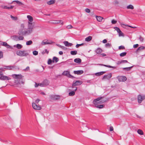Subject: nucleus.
I'll list each match as a JSON object with an SVG mask.
<instances>
[{"instance_id":"1","label":"nucleus","mask_w":145,"mask_h":145,"mask_svg":"<svg viewBox=\"0 0 145 145\" xmlns=\"http://www.w3.org/2000/svg\"><path fill=\"white\" fill-rule=\"evenodd\" d=\"M104 97H99L93 100V103L96 107L98 105L103 103L107 101L106 100H101Z\"/></svg>"},{"instance_id":"2","label":"nucleus","mask_w":145,"mask_h":145,"mask_svg":"<svg viewBox=\"0 0 145 145\" xmlns=\"http://www.w3.org/2000/svg\"><path fill=\"white\" fill-rule=\"evenodd\" d=\"M16 54L20 56H26L29 55V53L26 51L24 50L17 51Z\"/></svg>"},{"instance_id":"3","label":"nucleus","mask_w":145,"mask_h":145,"mask_svg":"<svg viewBox=\"0 0 145 145\" xmlns=\"http://www.w3.org/2000/svg\"><path fill=\"white\" fill-rule=\"evenodd\" d=\"M12 37L14 40L16 41L23 40L24 39V37L22 36L13 35L12 36Z\"/></svg>"},{"instance_id":"4","label":"nucleus","mask_w":145,"mask_h":145,"mask_svg":"<svg viewBox=\"0 0 145 145\" xmlns=\"http://www.w3.org/2000/svg\"><path fill=\"white\" fill-rule=\"evenodd\" d=\"M138 103H141L142 101L145 99V95L140 94L137 96Z\"/></svg>"},{"instance_id":"5","label":"nucleus","mask_w":145,"mask_h":145,"mask_svg":"<svg viewBox=\"0 0 145 145\" xmlns=\"http://www.w3.org/2000/svg\"><path fill=\"white\" fill-rule=\"evenodd\" d=\"M62 74L67 76L68 77L73 78H75V77L71 75L70 74V72L68 71H64L63 73Z\"/></svg>"},{"instance_id":"6","label":"nucleus","mask_w":145,"mask_h":145,"mask_svg":"<svg viewBox=\"0 0 145 145\" xmlns=\"http://www.w3.org/2000/svg\"><path fill=\"white\" fill-rule=\"evenodd\" d=\"M117 78L120 82H125L127 79L126 77L124 76H119L117 77Z\"/></svg>"},{"instance_id":"7","label":"nucleus","mask_w":145,"mask_h":145,"mask_svg":"<svg viewBox=\"0 0 145 145\" xmlns=\"http://www.w3.org/2000/svg\"><path fill=\"white\" fill-rule=\"evenodd\" d=\"M82 83V81L79 80H77L75 82L74 81L72 84V88H73V86L80 85Z\"/></svg>"},{"instance_id":"8","label":"nucleus","mask_w":145,"mask_h":145,"mask_svg":"<svg viewBox=\"0 0 145 145\" xmlns=\"http://www.w3.org/2000/svg\"><path fill=\"white\" fill-rule=\"evenodd\" d=\"M50 97L52 100H57L60 99V97L58 95H51L50 96Z\"/></svg>"},{"instance_id":"9","label":"nucleus","mask_w":145,"mask_h":145,"mask_svg":"<svg viewBox=\"0 0 145 145\" xmlns=\"http://www.w3.org/2000/svg\"><path fill=\"white\" fill-rule=\"evenodd\" d=\"M32 105L33 108L35 110H39L41 109V107L40 106L37 105L35 103H33Z\"/></svg>"},{"instance_id":"10","label":"nucleus","mask_w":145,"mask_h":145,"mask_svg":"<svg viewBox=\"0 0 145 145\" xmlns=\"http://www.w3.org/2000/svg\"><path fill=\"white\" fill-rule=\"evenodd\" d=\"M12 76L14 78L16 79H21L23 77V76H22L21 74H12Z\"/></svg>"},{"instance_id":"11","label":"nucleus","mask_w":145,"mask_h":145,"mask_svg":"<svg viewBox=\"0 0 145 145\" xmlns=\"http://www.w3.org/2000/svg\"><path fill=\"white\" fill-rule=\"evenodd\" d=\"M51 23L53 24H57L60 23V24L62 25L63 24V22L61 20H54L53 22H51Z\"/></svg>"},{"instance_id":"12","label":"nucleus","mask_w":145,"mask_h":145,"mask_svg":"<svg viewBox=\"0 0 145 145\" xmlns=\"http://www.w3.org/2000/svg\"><path fill=\"white\" fill-rule=\"evenodd\" d=\"M14 83V84L11 85V86L14 87H18V85L20 84V81L18 80H15Z\"/></svg>"},{"instance_id":"13","label":"nucleus","mask_w":145,"mask_h":145,"mask_svg":"<svg viewBox=\"0 0 145 145\" xmlns=\"http://www.w3.org/2000/svg\"><path fill=\"white\" fill-rule=\"evenodd\" d=\"M11 78L10 77L6 76L3 75L0 76V79L2 80H9Z\"/></svg>"},{"instance_id":"14","label":"nucleus","mask_w":145,"mask_h":145,"mask_svg":"<svg viewBox=\"0 0 145 145\" xmlns=\"http://www.w3.org/2000/svg\"><path fill=\"white\" fill-rule=\"evenodd\" d=\"M112 76V75L111 73H110L108 75L105 74L104 75L102 79L103 80L105 79H109Z\"/></svg>"},{"instance_id":"15","label":"nucleus","mask_w":145,"mask_h":145,"mask_svg":"<svg viewBox=\"0 0 145 145\" xmlns=\"http://www.w3.org/2000/svg\"><path fill=\"white\" fill-rule=\"evenodd\" d=\"M32 28H29L28 30L25 31V35H29L31 33L32 31Z\"/></svg>"},{"instance_id":"16","label":"nucleus","mask_w":145,"mask_h":145,"mask_svg":"<svg viewBox=\"0 0 145 145\" xmlns=\"http://www.w3.org/2000/svg\"><path fill=\"white\" fill-rule=\"evenodd\" d=\"M75 89L73 91H72L70 92L69 93V95L71 96H74L75 94V91H76L77 90V87H75Z\"/></svg>"},{"instance_id":"17","label":"nucleus","mask_w":145,"mask_h":145,"mask_svg":"<svg viewBox=\"0 0 145 145\" xmlns=\"http://www.w3.org/2000/svg\"><path fill=\"white\" fill-rule=\"evenodd\" d=\"M42 82L44 86L48 85L49 84V81L46 79L44 80Z\"/></svg>"},{"instance_id":"18","label":"nucleus","mask_w":145,"mask_h":145,"mask_svg":"<svg viewBox=\"0 0 145 145\" xmlns=\"http://www.w3.org/2000/svg\"><path fill=\"white\" fill-rule=\"evenodd\" d=\"M74 73L76 74H81L83 73L84 71L82 70H78L74 71Z\"/></svg>"},{"instance_id":"19","label":"nucleus","mask_w":145,"mask_h":145,"mask_svg":"<svg viewBox=\"0 0 145 145\" xmlns=\"http://www.w3.org/2000/svg\"><path fill=\"white\" fill-rule=\"evenodd\" d=\"M63 43L67 47L71 46L72 45V43H69L67 41H64L63 42Z\"/></svg>"},{"instance_id":"20","label":"nucleus","mask_w":145,"mask_h":145,"mask_svg":"<svg viewBox=\"0 0 145 145\" xmlns=\"http://www.w3.org/2000/svg\"><path fill=\"white\" fill-rule=\"evenodd\" d=\"M23 29H20L19 30L18 32V34L19 35H25L24 33L25 31H23Z\"/></svg>"},{"instance_id":"21","label":"nucleus","mask_w":145,"mask_h":145,"mask_svg":"<svg viewBox=\"0 0 145 145\" xmlns=\"http://www.w3.org/2000/svg\"><path fill=\"white\" fill-rule=\"evenodd\" d=\"M1 44L3 46L6 47L7 48L10 47V46L8 45L7 43L5 42H3L1 43Z\"/></svg>"},{"instance_id":"22","label":"nucleus","mask_w":145,"mask_h":145,"mask_svg":"<svg viewBox=\"0 0 145 145\" xmlns=\"http://www.w3.org/2000/svg\"><path fill=\"white\" fill-rule=\"evenodd\" d=\"M74 62L75 63H80L81 62V60L79 58L75 59L74 60Z\"/></svg>"},{"instance_id":"23","label":"nucleus","mask_w":145,"mask_h":145,"mask_svg":"<svg viewBox=\"0 0 145 145\" xmlns=\"http://www.w3.org/2000/svg\"><path fill=\"white\" fill-rule=\"evenodd\" d=\"M55 2V0H50L47 2V4L48 5H51L54 4Z\"/></svg>"},{"instance_id":"24","label":"nucleus","mask_w":145,"mask_h":145,"mask_svg":"<svg viewBox=\"0 0 145 145\" xmlns=\"http://www.w3.org/2000/svg\"><path fill=\"white\" fill-rule=\"evenodd\" d=\"M96 18L97 21L99 22H101L103 18V17L101 16H96Z\"/></svg>"},{"instance_id":"25","label":"nucleus","mask_w":145,"mask_h":145,"mask_svg":"<svg viewBox=\"0 0 145 145\" xmlns=\"http://www.w3.org/2000/svg\"><path fill=\"white\" fill-rule=\"evenodd\" d=\"M6 67L7 70H12L15 67V66H6Z\"/></svg>"},{"instance_id":"26","label":"nucleus","mask_w":145,"mask_h":145,"mask_svg":"<svg viewBox=\"0 0 145 145\" xmlns=\"http://www.w3.org/2000/svg\"><path fill=\"white\" fill-rule=\"evenodd\" d=\"M98 65H101V66H103L106 67H109L110 68H115L116 67H113L112 66L110 65H103V64H99Z\"/></svg>"},{"instance_id":"27","label":"nucleus","mask_w":145,"mask_h":145,"mask_svg":"<svg viewBox=\"0 0 145 145\" xmlns=\"http://www.w3.org/2000/svg\"><path fill=\"white\" fill-rule=\"evenodd\" d=\"M59 61V59L58 58L56 57H53L52 59V62L54 63L55 62L56 63L57 62Z\"/></svg>"},{"instance_id":"28","label":"nucleus","mask_w":145,"mask_h":145,"mask_svg":"<svg viewBox=\"0 0 145 145\" xmlns=\"http://www.w3.org/2000/svg\"><path fill=\"white\" fill-rule=\"evenodd\" d=\"M14 7V6L10 5L9 7H7L6 6H4L3 7V8L4 9H12Z\"/></svg>"},{"instance_id":"29","label":"nucleus","mask_w":145,"mask_h":145,"mask_svg":"<svg viewBox=\"0 0 145 145\" xmlns=\"http://www.w3.org/2000/svg\"><path fill=\"white\" fill-rule=\"evenodd\" d=\"M102 51V50L100 48H98L96 50V52L97 54H100Z\"/></svg>"},{"instance_id":"30","label":"nucleus","mask_w":145,"mask_h":145,"mask_svg":"<svg viewBox=\"0 0 145 145\" xmlns=\"http://www.w3.org/2000/svg\"><path fill=\"white\" fill-rule=\"evenodd\" d=\"M133 67V66L128 67H125L123 68V69L127 71H130L131 69Z\"/></svg>"},{"instance_id":"31","label":"nucleus","mask_w":145,"mask_h":145,"mask_svg":"<svg viewBox=\"0 0 145 145\" xmlns=\"http://www.w3.org/2000/svg\"><path fill=\"white\" fill-rule=\"evenodd\" d=\"M92 37L91 36H89L86 38L85 41L87 42H89L92 40Z\"/></svg>"},{"instance_id":"32","label":"nucleus","mask_w":145,"mask_h":145,"mask_svg":"<svg viewBox=\"0 0 145 145\" xmlns=\"http://www.w3.org/2000/svg\"><path fill=\"white\" fill-rule=\"evenodd\" d=\"M27 18L28 19V20L30 22H32L33 21V18L32 16H31L30 15H28L27 16Z\"/></svg>"},{"instance_id":"33","label":"nucleus","mask_w":145,"mask_h":145,"mask_svg":"<svg viewBox=\"0 0 145 145\" xmlns=\"http://www.w3.org/2000/svg\"><path fill=\"white\" fill-rule=\"evenodd\" d=\"M105 73V71H102L100 72H97L96 73V74L97 76H100L101 75L103 74L104 73Z\"/></svg>"},{"instance_id":"34","label":"nucleus","mask_w":145,"mask_h":145,"mask_svg":"<svg viewBox=\"0 0 145 145\" xmlns=\"http://www.w3.org/2000/svg\"><path fill=\"white\" fill-rule=\"evenodd\" d=\"M117 33H118L119 36V37L124 36L123 33L120 30Z\"/></svg>"},{"instance_id":"35","label":"nucleus","mask_w":145,"mask_h":145,"mask_svg":"<svg viewBox=\"0 0 145 145\" xmlns=\"http://www.w3.org/2000/svg\"><path fill=\"white\" fill-rule=\"evenodd\" d=\"M77 53V52L76 50L71 51V54L72 55H75Z\"/></svg>"},{"instance_id":"36","label":"nucleus","mask_w":145,"mask_h":145,"mask_svg":"<svg viewBox=\"0 0 145 145\" xmlns=\"http://www.w3.org/2000/svg\"><path fill=\"white\" fill-rule=\"evenodd\" d=\"M137 133H138L140 135H143L144 134V133L143 131L140 129H139L137 131Z\"/></svg>"},{"instance_id":"37","label":"nucleus","mask_w":145,"mask_h":145,"mask_svg":"<svg viewBox=\"0 0 145 145\" xmlns=\"http://www.w3.org/2000/svg\"><path fill=\"white\" fill-rule=\"evenodd\" d=\"M16 2L18 4L20 5H24V4L21 2L19 1H13V2Z\"/></svg>"},{"instance_id":"38","label":"nucleus","mask_w":145,"mask_h":145,"mask_svg":"<svg viewBox=\"0 0 145 145\" xmlns=\"http://www.w3.org/2000/svg\"><path fill=\"white\" fill-rule=\"evenodd\" d=\"M15 46H16L17 48L18 49H21L22 46L21 44H18L15 46H14L15 47Z\"/></svg>"},{"instance_id":"39","label":"nucleus","mask_w":145,"mask_h":145,"mask_svg":"<svg viewBox=\"0 0 145 145\" xmlns=\"http://www.w3.org/2000/svg\"><path fill=\"white\" fill-rule=\"evenodd\" d=\"M105 46L107 48H110L111 47V43H107L105 44Z\"/></svg>"},{"instance_id":"40","label":"nucleus","mask_w":145,"mask_h":145,"mask_svg":"<svg viewBox=\"0 0 145 145\" xmlns=\"http://www.w3.org/2000/svg\"><path fill=\"white\" fill-rule=\"evenodd\" d=\"M145 48V47L143 46H141L140 47H139L137 49V51H139V50H143Z\"/></svg>"},{"instance_id":"41","label":"nucleus","mask_w":145,"mask_h":145,"mask_svg":"<svg viewBox=\"0 0 145 145\" xmlns=\"http://www.w3.org/2000/svg\"><path fill=\"white\" fill-rule=\"evenodd\" d=\"M127 9H134V7L132 5H130L127 6Z\"/></svg>"},{"instance_id":"42","label":"nucleus","mask_w":145,"mask_h":145,"mask_svg":"<svg viewBox=\"0 0 145 145\" xmlns=\"http://www.w3.org/2000/svg\"><path fill=\"white\" fill-rule=\"evenodd\" d=\"M44 41H45V40H44L43 41H42V43H41L42 44L45 45L46 44H51V43H50L49 42H45ZM47 41H48V40Z\"/></svg>"},{"instance_id":"43","label":"nucleus","mask_w":145,"mask_h":145,"mask_svg":"<svg viewBox=\"0 0 145 145\" xmlns=\"http://www.w3.org/2000/svg\"><path fill=\"white\" fill-rule=\"evenodd\" d=\"M6 66H3V67H1L0 68V70L1 71H5V70H6Z\"/></svg>"},{"instance_id":"44","label":"nucleus","mask_w":145,"mask_h":145,"mask_svg":"<svg viewBox=\"0 0 145 145\" xmlns=\"http://www.w3.org/2000/svg\"><path fill=\"white\" fill-rule=\"evenodd\" d=\"M32 41L31 40L27 41L26 42V44L27 45H31L32 44Z\"/></svg>"},{"instance_id":"45","label":"nucleus","mask_w":145,"mask_h":145,"mask_svg":"<svg viewBox=\"0 0 145 145\" xmlns=\"http://www.w3.org/2000/svg\"><path fill=\"white\" fill-rule=\"evenodd\" d=\"M127 54V53L126 52H123L121 53L120 54V56L121 57H123L125 56Z\"/></svg>"},{"instance_id":"46","label":"nucleus","mask_w":145,"mask_h":145,"mask_svg":"<svg viewBox=\"0 0 145 145\" xmlns=\"http://www.w3.org/2000/svg\"><path fill=\"white\" fill-rule=\"evenodd\" d=\"M104 105H98L97 107H96L97 108H99L100 109L103 108L104 107Z\"/></svg>"},{"instance_id":"47","label":"nucleus","mask_w":145,"mask_h":145,"mask_svg":"<svg viewBox=\"0 0 145 145\" xmlns=\"http://www.w3.org/2000/svg\"><path fill=\"white\" fill-rule=\"evenodd\" d=\"M10 17L12 19L14 20H16L18 19V18L16 17H14L12 16V15L10 16Z\"/></svg>"},{"instance_id":"48","label":"nucleus","mask_w":145,"mask_h":145,"mask_svg":"<svg viewBox=\"0 0 145 145\" xmlns=\"http://www.w3.org/2000/svg\"><path fill=\"white\" fill-rule=\"evenodd\" d=\"M121 25L122 26L123 25H125V26H128L129 27H131V28H136L137 27H133V26H130V25H125L123 24L122 23H121Z\"/></svg>"},{"instance_id":"49","label":"nucleus","mask_w":145,"mask_h":145,"mask_svg":"<svg viewBox=\"0 0 145 145\" xmlns=\"http://www.w3.org/2000/svg\"><path fill=\"white\" fill-rule=\"evenodd\" d=\"M113 28L114 29L117 31V32L120 30V29L119 27H114Z\"/></svg>"},{"instance_id":"50","label":"nucleus","mask_w":145,"mask_h":145,"mask_svg":"<svg viewBox=\"0 0 145 145\" xmlns=\"http://www.w3.org/2000/svg\"><path fill=\"white\" fill-rule=\"evenodd\" d=\"M52 62V60L51 59H49L48 60V65L50 64Z\"/></svg>"},{"instance_id":"51","label":"nucleus","mask_w":145,"mask_h":145,"mask_svg":"<svg viewBox=\"0 0 145 145\" xmlns=\"http://www.w3.org/2000/svg\"><path fill=\"white\" fill-rule=\"evenodd\" d=\"M139 39L140 40V41L141 42H143L144 40L143 38L141 36H140L139 38Z\"/></svg>"},{"instance_id":"52","label":"nucleus","mask_w":145,"mask_h":145,"mask_svg":"<svg viewBox=\"0 0 145 145\" xmlns=\"http://www.w3.org/2000/svg\"><path fill=\"white\" fill-rule=\"evenodd\" d=\"M33 54L35 56H36L38 54V52L37 51H34L33 52Z\"/></svg>"},{"instance_id":"53","label":"nucleus","mask_w":145,"mask_h":145,"mask_svg":"<svg viewBox=\"0 0 145 145\" xmlns=\"http://www.w3.org/2000/svg\"><path fill=\"white\" fill-rule=\"evenodd\" d=\"M119 49L120 50H123L125 49V48L124 46H121L119 47Z\"/></svg>"},{"instance_id":"54","label":"nucleus","mask_w":145,"mask_h":145,"mask_svg":"<svg viewBox=\"0 0 145 145\" xmlns=\"http://www.w3.org/2000/svg\"><path fill=\"white\" fill-rule=\"evenodd\" d=\"M3 57V53L2 52L0 51V59Z\"/></svg>"},{"instance_id":"55","label":"nucleus","mask_w":145,"mask_h":145,"mask_svg":"<svg viewBox=\"0 0 145 145\" xmlns=\"http://www.w3.org/2000/svg\"><path fill=\"white\" fill-rule=\"evenodd\" d=\"M117 22V21L115 20H112L111 23L112 24H116Z\"/></svg>"},{"instance_id":"56","label":"nucleus","mask_w":145,"mask_h":145,"mask_svg":"<svg viewBox=\"0 0 145 145\" xmlns=\"http://www.w3.org/2000/svg\"><path fill=\"white\" fill-rule=\"evenodd\" d=\"M84 44L83 43H82L80 44H77L76 46V48H78L79 46H81L82 45H83Z\"/></svg>"},{"instance_id":"57","label":"nucleus","mask_w":145,"mask_h":145,"mask_svg":"<svg viewBox=\"0 0 145 145\" xmlns=\"http://www.w3.org/2000/svg\"><path fill=\"white\" fill-rule=\"evenodd\" d=\"M67 27L68 29H71L73 27L72 25H68L67 26Z\"/></svg>"},{"instance_id":"58","label":"nucleus","mask_w":145,"mask_h":145,"mask_svg":"<svg viewBox=\"0 0 145 145\" xmlns=\"http://www.w3.org/2000/svg\"><path fill=\"white\" fill-rule=\"evenodd\" d=\"M121 61L122 63H128V61L126 60H122Z\"/></svg>"},{"instance_id":"59","label":"nucleus","mask_w":145,"mask_h":145,"mask_svg":"<svg viewBox=\"0 0 145 145\" xmlns=\"http://www.w3.org/2000/svg\"><path fill=\"white\" fill-rule=\"evenodd\" d=\"M85 11L87 13H89L90 12V10L88 8H86L85 9Z\"/></svg>"},{"instance_id":"60","label":"nucleus","mask_w":145,"mask_h":145,"mask_svg":"<svg viewBox=\"0 0 145 145\" xmlns=\"http://www.w3.org/2000/svg\"><path fill=\"white\" fill-rule=\"evenodd\" d=\"M138 46H139V45L138 44H134V45L133 46V47L134 48H137Z\"/></svg>"},{"instance_id":"61","label":"nucleus","mask_w":145,"mask_h":145,"mask_svg":"<svg viewBox=\"0 0 145 145\" xmlns=\"http://www.w3.org/2000/svg\"><path fill=\"white\" fill-rule=\"evenodd\" d=\"M20 27H21V29H24V24H21V25H20Z\"/></svg>"},{"instance_id":"62","label":"nucleus","mask_w":145,"mask_h":145,"mask_svg":"<svg viewBox=\"0 0 145 145\" xmlns=\"http://www.w3.org/2000/svg\"><path fill=\"white\" fill-rule=\"evenodd\" d=\"M29 70V66L27 67L26 68L24 69V71H27L28 70Z\"/></svg>"},{"instance_id":"63","label":"nucleus","mask_w":145,"mask_h":145,"mask_svg":"<svg viewBox=\"0 0 145 145\" xmlns=\"http://www.w3.org/2000/svg\"><path fill=\"white\" fill-rule=\"evenodd\" d=\"M58 46L63 49H65V47L64 46H62L60 45H58Z\"/></svg>"},{"instance_id":"64","label":"nucleus","mask_w":145,"mask_h":145,"mask_svg":"<svg viewBox=\"0 0 145 145\" xmlns=\"http://www.w3.org/2000/svg\"><path fill=\"white\" fill-rule=\"evenodd\" d=\"M114 129L112 126H110V131H112Z\"/></svg>"}]
</instances>
